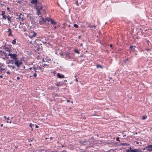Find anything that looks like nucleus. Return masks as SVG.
I'll return each instance as SVG.
<instances>
[{
  "mask_svg": "<svg viewBox=\"0 0 152 152\" xmlns=\"http://www.w3.org/2000/svg\"><path fill=\"white\" fill-rule=\"evenodd\" d=\"M9 53L8 54V56H10L11 58L13 59L14 60L17 59V55L16 54L13 53L12 54L10 52V51H9Z\"/></svg>",
  "mask_w": 152,
  "mask_h": 152,
  "instance_id": "obj_1",
  "label": "nucleus"
},
{
  "mask_svg": "<svg viewBox=\"0 0 152 152\" xmlns=\"http://www.w3.org/2000/svg\"><path fill=\"white\" fill-rule=\"evenodd\" d=\"M79 143L81 145H90V143L89 142L87 141L86 140H82L79 141Z\"/></svg>",
  "mask_w": 152,
  "mask_h": 152,
  "instance_id": "obj_2",
  "label": "nucleus"
},
{
  "mask_svg": "<svg viewBox=\"0 0 152 152\" xmlns=\"http://www.w3.org/2000/svg\"><path fill=\"white\" fill-rule=\"evenodd\" d=\"M22 64V62L20 60H18L17 59L15 60V65L17 66L18 69H19L20 66V65Z\"/></svg>",
  "mask_w": 152,
  "mask_h": 152,
  "instance_id": "obj_3",
  "label": "nucleus"
},
{
  "mask_svg": "<svg viewBox=\"0 0 152 152\" xmlns=\"http://www.w3.org/2000/svg\"><path fill=\"white\" fill-rule=\"evenodd\" d=\"M41 17V16H39V17H41V18L39 20V24L42 25L46 22V20L44 18L42 17Z\"/></svg>",
  "mask_w": 152,
  "mask_h": 152,
  "instance_id": "obj_4",
  "label": "nucleus"
},
{
  "mask_svg": "<svg viewBox=\"0 0 152 152\" xmlns=\"http://www.w3.org/2000/svg\"><path fill=\"white\" fill-rule=\"evenodd\" d=\"M37 35V34L34 31H31L30 32L29 34V37L30 38L35 37Z\"/></svg>",
  "mask_w": 152,
  "mask_h": 152,
  "instance_id": "obj_5",
  "label": "nucleus"
},
{
  "mask_svg": "<svg viewBox=\"0 0 152 152\" xmlns=\"http://www.w3.org/2000/svg\"><path fill=\"white\" fill-rule=\"evenodd\" d=\"M128 152H142V151L139 149H135L133 150L128 151Z\"/></svg>",
  "mask_w": 152,
  "mask_h": 152,
  "instance_id": "obj_6",
  "label": "nucleus"
},
{
  "mask_svg": "<svg viewBox=\"0 0 152 152\" xmlns=\"http://www.w3.org/2000/svg\"><path fill=\"white\" fill-rule=\"evenodd\" d=\"M146 149L147 150L151 151H152V145H150L146 147V148H143V150H145Z\"/></svg>",
  "mask_w": 152,
  "mask_h": 152,
  "instance_id": "obj_7",
  "label": "nucleus"
},
{
  "mask_svg": "<svg viewBox=\"0 0 152 152\" xmlns=\"http://www.w3.org/2000/svg\"><path fill=\"white\" fill-rule=\"evenodd\" d=\"M42 8V5L40 4H38L37 5H36V9L37 10H41Z\"/></svg>",
  "mask_w": 152,
  "mask_h": 152,
  "instance_id": "obj_8",
  "label": "nucleus"
},
{
  "mask_svg": "<svg viewBox=\"0 0 152 152\" xmlns=\"http://www.w3.org/2000/svg\"><path fill=\"white\" fill-rule=\"evenodd\" d=\"M57 76L59 78H62L64 77V76L63 75H61L59 73L57 74Z\"/></svg>",
  "mask_w": 152,
  "mask_h": 152,
  "instance_id": "obj_9",
  "label": "nucleus"
},
{
  "mask_svg": "<svg viewBox=\"0 0 152 152\" xmlns=\"http://www.w3.org/2000/svg\"><path fill=\"white\" fill-rule=\"evenodd\" d=\"M135 46H131L130 47V50L131 51H135Z\"/></svg>",
  "mask_w": 152,
  "mask_h": 152,
  "instance_id": "obj_10",
  "label": "nucleus"
},
{
  "mask_svg": "<svg viewBox=\"0 0 152 152\" xmlns=\"http://www.w3.org/2000/svg\"><path fill=\"white\" fill-rule=\"evenodd\" d=\"M7 19L8 20V22L9 23H10L11 22V21L10 20L11 17L9 16L8 15L7 16Z\"/></svg>",
  "mask_w": 152,
  "mask_h": 152,
  "instance_id": "obj_11",
  "label": "nucleus"
},
{
  "mask_svg": "<svg viewBox=\"0 0 152 152\" xmlns=\"http://www.w3.org/2000/svg\"><path fill=\"white\" fill-rule=\"evenodd\" d=\"M8 32L9 33L8 34L9 36L11 35V30L10 28L8 29Z\"/></svg>",
  "mask_w": 152,
  "mask_h": 152,
  "instance_id": "obj_12",
  "label": "nucleus"
},
{
  "mask_svg": "<svg viewBox=\"0 0 152 152\" xmlns=\"http://www.w3.org/2000/svg\"><path fill=\"white\" fill-rule=\"evenodd\" d=\"M56 86H62L63 85V83H60V82H58V83H56Z\"/></svg>",
  "mask_w": 152,
  "mask_h": 152,
  "instance_id": "obj_13",
  "label": "nucleus"
},
{
  "mask_svg": "<svg viewBox=\"0 0 152 152\" xmlns=\"http://www.w3.org/2000/svg\"><path fill=\"white\" fill-rule=\"evenodd\" d=\"M50 22L53 25L56 24V22L55 21L52 20H51Z\"/></svg>",
  "mask_w": 152,
  "mask_h": 152,
  "instance_id": "obj_14",
  "label": "nucleus"
},
{
  "mask_svg": "<svg viewBox=\"0 0 152 152\" xmlns=\"http://www.w3.org/2000/svg\"><path fill=\"white\" fill-rule=\"evenodd\" d=\"M37 0H32L31 1V3L32 4H36L37 3Z\"/></svg>",
  "mask_w": 152,
  "mask_h": 152,
  "instance_id": "obj_15",
  "label": "nucleus"
},
{
  "mask_svg": "<svg viewBox=\"0 0 152 152\" xmlns=\"http://www.w3.org/2000/svg\"><path fill=\"white\" fill-rule=\"evenodd\" d=\"M23 14H22V13H20V14L19 15V17L20 18L23 19Z\"/></svg>",
  "mask_w": 152,
  "mask_h": 152,
  "instance_id": "obj_16",
  "label": "nucleus"
},
{
  "mask_svg": "<svg viewBox=\"0 0 152 152\" xmlns=\"http://www.w3.org/2000/svg\"><path fill=\"white\" fill-rule=\"evenodd\" d=\"M35 68L37 69H38L39 70H40L41 69V67L38 65L36 67H35Z\"/></svg>",
  "mask_w": 152,
  "mask_h": 152,
  "instance_id": "obj_17",
  "label": "nucleus"
},
{
  "mask_svg": "<svg viewBox=\"0 0 152 152\" xmlns=\"http://www.w3.org/2000/svg\"><path fill=\"white\" fill-rule=\"evenodd\" d=\"M29 126H30V127H31V128H32V129H33V128L34 126L35 125H34V124H32L31 123L30 124Z\"/></svg>",
  "mask_w": 152,
  "mask_h": 152,
  "instance_id": "obj_18",
  "label": "nucleus"
},
{
  "mask_svg": "<svg viewBox=\"0 0 152 152\" xmlns=\"http://www.w3.org/2000/svg\"><path fill=\"white\" fill-rule=\"evenodd\" d=\"M88 27H91V28H92V27H94L95 28H96V26H91V25L89 24V25L88 26Z\"/></svg>",
  "mask_w": 152,
  "mask_h": 152,
  "instance_id": "obj_19",
  "label": "nucleus"
},
{
  "mask_svg": "<svg viewBox=\"0 0 152 152\" xmlns=\"http://www.w3.org/2000/svg\"><path fill=\"white\" fill-rule=\"evenodd\" d=\"M33 69H34V72H38V71H37V69L35 68V67H34L33 68Z\"/></svg>",
  "mask_w": 152,
  "mask_h": 152,
  "instance_id": "obj_20",
  "label": "nucleus"
},
{
  "mask_svg": "<svg viewBox=\"0 0 152 152\" xmlns=\"http://www.w3.org/2000/svg\"><path fill=\"white\" fill-rule=\"evenodd\" d=\"M37 10V14L39 15H40V10Z\"/></svg>",
  "mask_w": 152,
  "mask_h": 152,
  "instance_id": "obj_21",
  "label": "nucleus"
},
{
  "mask_svg": "<svg viewBox=\"0 0 152 152\" xmlns=\"http://www.w3.org/2000/svg\"><path fill=\"white\" fill-rule=\"evenodd\" d=\"M147 117L146 115H144L142 116V119L143 120H145L146 118Z\"/></svg>",
  "mask_w": 152,
  "mask_h": 152,
  "instance_id": "obj_22",
  "label": "nucleus"
},
{
  "mask_svg": "<svg viewBox=\"0 0 152 152\" xmlns=\"http://www.w3.org/2000/svg\"><path fill=\"white\" fill-rule=\"evenodd\" d=\"M102 66L100 65H96V67L97 68H102Z\"/></svg>",
  "mask_w": 152,
  "mask_h": 152,
  "instance_id": "obj_23",
  "label": "nucleus"
},
{
  "mask_svg": "<svg viewBox=\"0 0 152 152\" xmlns=\"http://www.w3.org/2000/svg\"><path fill=\"white\" fill-rule=\"evenodd\" d=\"M16 42V41H15V39L14 40H13L12 41V43L13 44H15Z\"/></svg>",
  "mask_w": 152,
  "mask_h": 152,
  "instance_id": "obj_24",
  "label": "nucleus"
},
{
  "mask_svg": "<svg viewBox=\"0 0 152 152\" xmlns=\"http://www.w3.org/2000/svg\"><path fill=\"white\" fill-rule=\"evenodd\" d=\"M12 60L7 61V63H8V64L11 63V62H12Z\"/></svg>",
  "mask_w": 152,
  "mask_h": 152,
  "instance_id": "obj_25",
  "label": "nucleus"
},
{
  "mask_svg": "<svg viewBox=\"0 0 152 152\" xmlns=\"http://www.w3.org/2000/svg\"><path fill=\"white\" fill-rule=\"evenodd\" d=\"M74 26L76 28H78V26L76 24H75L74 25Z\"/></svg>",
  "mask_w": 152,
  "mask_h": 152,
  "instance_id": "obj_26",
  "label": "nucleus"
},
{
  "mask_svg": "<svg viewBox=\"0 0 152 152\" xmlns=\"http://www.w3.org/2000/svg\"><path fill=\"white\" fill-rule=\"evenodd\" d=\"M133 149H132V148L131 147H130L129 148V149H127L126 150V152H128V151H130V150H133Z\"/></svg>",
  "mask_w": 152,
  "mask_h": 152,
  "instance_id": "obj_27",
  "label": "nucleus"
},
{
  "mask_svg": "<svg viewBox=\"0 0 152 152\" xmlns=\"http://www.w3.org/2000/svg\"><path fill=\"white\" fill-rule=\"evenodd\" d=\"M5 13V12L4 11H2L1 12V15H4V14Z\"/></svg>",
  "mask_w": 152,
  "mask_h": 152,
  "instance_id": "obj_28",
  "label": "nucleus"
},
{
  "mask_svg": "<svg viewBox=\"0 0 152 152\" xmlns=\"http://www.w3.org/2000/svg\"><path fill=\"white\" fill-rule=\"evenodd\" d=\"M75 52L76 53H78H78H79V51H78V50H75Z\"/></svg>",
  "mask_w": 152,
  "mask_h": 152,
  "instance_id": "obj_29",
  "label": "nucleus"
},
{
  "mask_svg": "<svg viewBox=\"0 0 152 152\" xmlns=\"http://www.w3.org/2000/svg\"><path fill=\"white\" fill-rule=\"evenodd\" d=\"M45 19L46 20V21L47 20L48 22H49L50 21L51 22V20L47 18H46Z\"/></svg>",
  "mask_w": 152,
  "mask_h": 152,
  "instance_id": "obj_30",
  "label": "nucleus"
},
{
  "mask_svg": "<svg viewBox=\"0 0 152 152\" xmlns=\"http://www.w3.org/2000/svg\"><path fill=\"white\" fill-rule=\"evenodd\" d=\"M37 76V74L36 73H34L33 75V76L34 77H36Z\"/></svg>",
  "mask_w": 152,
  "mask_h": 152,
  "instance_id": "obj_31",
  "label": "nucleus"
},
{
  "mask_svg": "<svg viewBox=\"0 0 152 152\" xmlns=\"http://www.w3.org/2000/svg\"><path fill=\"white\" fill-rule=\"evenodd\" d=\"M2 16H3V19L6 20V16L5 15H2Z\"/></svg>",
  "mask_w": 152,
  "mask_h": 152,
  "instance_id": "obj_32",
  "label": "nucleus"
},
{
  "mask_svg": "<svg viewBox=\"0 0 152 152\" xmlns=\"http://www.w3.org/2000/svg\"><path fill=\"white\" fill-rule=\"evenodd\" d=\"M129 60L128 58H127L124 61L125 63H126L127 61H128Z\"/></svg>",
  "mask_w": 152,
  "mask_h": 152,
  "instance_id": "obj_33",
  "label": "nucleus"
},
{
  "mask_svg": "<svg viewBox=\"0 0 152 152\" xmlns=\"http://www.w3.org/2000/svg\"><path fill=\"white\" fill-rule=\"evenodd\" d=\"M48 66V64H43V66Z\"/></svg>",
  "mask_w": 152,
  "mask_h": 152,
  "instance_id": "obj_34",
  "label": "nucleus"
},
{
  "mask_svg": "<svg viewBox=\"0 0 152 152\" xmlns=\"http://www.w3.org/2000/svg\"><path fill=\"white\" fill-rule=\"evenodd\" d=\"M3 69L2 68H0V74L1 73Z\"/></svg>",
  "mask_w": 152,
  "mask_h": 152,
  "instance_id": "obj_35",
  "label": "nucleus"
},
{
  "mask_svg": "<svg viewBox=\"0 0 152 152\" xmlns=\"http://www.w3.org/2000/svg\"><path fill=\"white\" fill-rule=\"evenodd\" d=\"M123 144L124 145H129L128 144V143H124Z\"/></svg>",
  "mask_w": 152,
  "mask_h": 152,
  "instance_id": "obj_36",
  "label": "nucleus"
},
{
  "mask_svg": "<svg viewBox=\"0 0 152 152\" xmlns=\"http://www.w3.org/2000/svg\"><path fill=\"white\" fill-rule=\"evenodd\" d=\"M119 140V138L118 137H117L116 139V140L117 141H120Z\"/></svg>",
  "mask_w": 152,
  "mask_h": 152,
  "instance_id": "obj_37",
  "label": "nucleus"
},
{
  "mask_svg": "<svg viewBox=\"0 0 152 152\" xmlns=\"http://www.w3.org/2000/svg\"><path fill=\"white\" fill-rule=\"evenodd\" d=\"M17 79L18 80H19L20 79V77H17Z\"/></svg>",
  "mask_w": 152,
  "mask_h": 152,
  "instance_id": "obj_38",
  "label": "nucleus"
},
{
  "mask_svg": "<svg viewBox=\"0 0 152 152\" xmlns=\"http://www.w3.org/2000/svg\"><path fill=\"white\" fill-rule=\"evenodd\" d=\"M7 73L8 74H9L10 73V71H7Z\"/></svg>",
  "mask_w": 152,
  "mask_h": 152,
  "instance_id": "obj_39",
  "label": "nucleus"
},
{
  "mask_svg": "<svg viewBox=\"0 0 152 152\" xmlns=\"http://www.w3.org/2000/svg\"><path fill=\"white\" fill-rule=\"evenodd\" d=\"M35 126V127L36 128H38V126L37 125H36V124H35L34 125Z\"/></svg>",
  "mask_w": 152,
  "mask_h": 152,
  "instance_id": "obj_40",
  "label": "nucleus"
},
{
  "mask_svg": "<svg viewBox=\"0 0 152 152\" xmlns=\"http://www.w3.org/2000/svg\"><path fill=\"white\" fill-rule=\"evenodd\" d=\"M3 77V76L2 75H0V78H2Z\"/></svg>",
  "mask_w": 152,
  "mask_h": 152,
  "instance_id": "obj_41",
  "label": "nucleus"
},
{
  "mask_svg": "<svg viewBox=\"0 0 152 152\" xmlns=\"http://www.w3.org/2000/svg\"><path fill=\"white\" fill-rule=\"evenodd\" d=\"M75 81L76 82H77L78 81V80H77V78H76L75 79Z\"/></svg>",
  "mask_w": 152,
  "mask_h": 152,
  "instance_id": "obj_42",
  "label": "nucleus"
},
{
  "mask_svg": "<svg viewBox=\"0 0 152 152\" xmlns=\"http://www.w3.org/2000/svg\"><path fill=\"white\" fill-rule=\"evenodd\" d=\"M14 61H12V62H11V63L12 64H14Z\"/></svg>",
  "mask_w": 152,
  "mask_h": 152,
  "instance_id": "obj_43",
  "label": "nucleus"
},
{
  "mask_svg": "<svg viewBox=\"0 0 152 152\" xmlns=\"http://www.w3.org/2000/svg\"><path fill=\"white\" fill-rule=\"evenodd\" d=\"M66 101H67V102H70V101L69 100H66Z\"/></svg>",
  "mask_w": 152,
  "mask_h": 152,
  "instance_id": "obj_44",
  "label": "nucleus"
},
{
  "mask_svg": "<svg viewBox=\"0 0 152 152\" xmlns=\"http://www.w3.org/2000/svg\"><path fill=\"white\" fill-rule=\"evenodd\" d=\"M81 38V36H79L78 37V38H79V39H80V38Z\"/></svg>",
  "mask_w": 152,
  "mask_h": 152,
  "instance_id": "obj_45",
  "label": "nucleus"
},
{
  "mask_svg": "<svg viewBox=\"0 0 152 152\" xmlns=\"http://www.w3.org/2000/svg\"><path fill=\"white\" fill-rule=\"evenodd\" d=\"M32 68H32V67H30V68H29V69L30 70H31V69H32Z\"/></svg>",
  "mask_w": 152,
  "mask_h": 152,
  "instance_id": "obj_46",
  "label": "nucleus"
},
{
  "mask_svg": "<svg viewBox=\"0 0 152 152\" xmlns=\"http://www.w3.org/2000/svg\"><path fill=\"white\" fill-rule=\"evenodd\" d=\"M12 68H13V69H14L15 68V66H12Z\"/></svg>",
  "mask_w": 152,
  "mask_h": 152,
  "instance_id": "obj_47",
  "label": "nucleus"
},
{
  "mask_svg": "<svg viewBox=\"0 0 152 152\" xmlns=\"http://www.w3.org/2000/svg\"><path fill=\"white\" fill-rule=\"evenodd\" d=\"M112 46H112V44H110V47H112Z\"/></svg>",
  "mask_w": 152,
  "mask_h": 152,
  "instance_id": "obj_48",
  "label": "nucleus"
},
{
  "mask_svg": "<svg viewBox=\"0 0 152 152\" xmlns=\"http://www.w3.org/2000/svg\"><path fill=\"white\" fill-rule=\"evenodd\" d=\"M4 118H6V116H4Z\"/></svg>",
  "mask_w": 152,
  "mask_h": 152,
  "instance_id": "obj_49",
  "label": "nucleus"
},
{
  "mask_svg": "<svg viewBox=\"0 0 152 152\" xmlns=\"http://www.w3.org/2000/svg\"><path fill=\"white\" fill-rule=\"evenodd\" d=\"M1 126H3V124H1Z\"/></svg>",
  "mask_w": 152,
  "mask_h": 152,
  "instance_id": "obj_50",
  "label": "nucleus"
},
{
  "mask_svg": "<svg viewBox=\"0 0 152 152\" xmlns=\"http://www.w3.org/2000/svg\"><path fill=\"white\" fill-rule=\"evenodd\" d=\"M54 28H55L56 29V28H56V26H55L54 27Z\"/></svg>",
  "mask_w": 152,
  "mask_h": 152,
  "instance_id": "obj_51",
  "label": "nucleus"
},
{
  "mask_svg": "<svg viewBox=\"0 0 152 152\" xmlns=\"http://www.w3.org/2000/svg\"><path fill=\"white\" fill-rule=\"evenodd\" d=\"M147 51H148V50H150V49H147Z\"/></svg>",
  "mask_w": 152,
  "mask_h": 152,
  "instance_id": "obj_52",
  "label": "nucleus"
},
{
  "mask_svg": "<svg viewBox=\"0 0 152 152\" xmlns=\"http://www.w3.org/2000/svg\"><path fill=\"white\" fill-rule=\"evenodd\" d=\"M123 136L124 137L126 136V135H123Z\"/></svg>",
  "mask_w": 152,
  "mask_h": 152,
  "instance_id": "obj_53",
  "label": "nucleus"
},
{
  "mask_svg": "<svg viewBox=\"0 0 152 152\" xmlns=\"http://www.w3.org/2000/svg\"><path fill=\"white\" fill-rule=\"evenodd\" d=\"M7 10H9V8H8V7H7Z\"/></svg>",
  "mask_w": 152,
  "mask_h": 152,
  "instance_id": "obj_54",
  "label": "nucleus"
},
{
  "mask_svg": "<svg viewBox=\"0 0 152 152\" xmlns=\"http://www.w3.org/2000/svg\"><path fill=\"white\" fill-rule=\"evenodd\" d=\"M42 61H43V62H44V61H45L44 60V59H43V60H42Z\"/></svg>",
  "mask_w": 152,
  "mask_h": 152,
  "instance_id": "obj_55",
  "label": "nucleus"
},
{
  "mask_svg": "<svg viewBox=\"0 0 152 152\" xmlns=\"http://www.w3.org/2000/svg\"><path fill=\"white\" fill-rule=\"evenodd\" d=\"M149 42V40H148V41H147V42Z\"/></svg>",
  "mask_w": 152,
  "mask_h": 152,
  "instance_id": "obj_56",
  "label": "nucleus"
},
{
  "mask_svg": "<svg viewBox=\"0 0 152 152\" xmlns=\"http://www.w3.org/2000/svg\"><path fill=\"white\" fill-rule=\"evenodd\" d=\"M9 117H8L7 118V120H8V119H9Z\"/></svg>",
  "mask_w": 152,
  "mask_h": 152,
  "instance_id": "obj_57",
  "label": "nucleus"
},
{
  "mask_svg": "<svg viewBox=\"0 0 152 152\" xmlns=\"http://www.w3.org/2000/svg\"><path fill=\"white\" fill-rule=\"evenodd\" d=\"M32 77V76H31V75L30 76V77Z\"/></svg>",
  "mask_w": 152,
  "mask_h": 152,
  "instance_id": "obj_58",
  "label": "nucleus"
},
{
  "mask_svg": "<svg viewBox=\"0 0 152 152\" xmlns=\"http://www.w3.org/2000/svg\"><path fill=\"white\" fill-rule=\"evenodd\" d=\"M64 81H66H66H67V80H64Z\"/></svg>",
  "mask_w": 152,
  "mask_h": 152,
  "instance_id": "obj_59",
  "label": "nucleus"
},
{
  "mask_svg": "<svg viewBox=\"0 0 152 152\" xmlns=\"http://www.w3.org/2000/svg\"><path fill=\"white\" fill-rule=\"evenodd\" d=\"M80 45H81V46L82 45V44H80Z\"/></svg>",
  "mask_w": 152,
  "mask_h": 152,
  "instance_id": "obj_60",
  "label": "nucleus"
},
{
  "mask_svg": "<svg viewBox=\"0 0 152 152\" xmlns=\"http://www.w3.org/2000/svg\"><path fill=\"white\" fill-rule=\"evenodd\" d=\"M84 118V119H85V118H85V117H84V118Z\"/></svg>",
  "mask_w": 152,
  "mask_h": 152,
  "instance_id": "obj_61",
  "label": "nucleus"
},
{
  "mask_svg": "<svg viewBox=\"0 0 152 152\" xmlns=\"http://www.w3.org/2000/svg\"><path fill=\"white\" fill-rule=\"evenodd\" d=\"M130 98L131 99L132 98V97H130Z\"/></svg>",
  "mask_w": 152,
  "mask_h": 152,
  "instance_id": "obj_62",
  "label": "nucleus"
},
{
  "mask_svg": "<svg viewBox=\"0 0 152 152\" xmlns=\"http://www.w3.org/2000/svg\"><path fill=\"white\" fill-rule=\"evenodd\" d=\"M71 103H73V102H72H72H71Z\"/></svg>",
  "mask_w": 152,
  "mask_h": 152,
  "instance_id": "obj_63",
  "label": "nucleus"
},
{
  "mask_svg": "<svg viewBox=\"0 0 152 152\" xmlns=\"http://www.w3.org/2000/svg\"><path fill=\"white\" fill-rule=\"evenodd\" d=\"M69 109H71V107H70V108H69Z\"/></svg>",
  "mask_w": 152,
  "mask_h": 152,
  "instance_id": "obj_64",
  "label": "nucleus"
}]
</instances>
